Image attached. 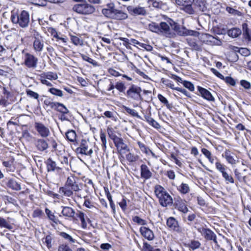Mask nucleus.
<instances>
[{
	"instance_id": "obj_1",
	"label": "nucleus",
	"mask_w": 251,
	"mask_h": 251,
	"mask_svg": "<svg viewBox=\"0 0 251 251\" xmlns=\"http://www.w3.org/2000/svg\"><path fill=\"white\" fill-rule=\"evenodd\" d=\"M148 27L152 32L167 38L174 37L176 36V33L180 36L190 34L189 32L185 28L181 27L178 23L170 18L167 19L165 22H160L159 24L152 22L149 25Z\"/></svg>"
},
{
	"instance_id": "obj_2",
	"label": "nucleus",
	"mask_w": 251,
	"mask_h": 251,
	"mask_svg": "<svg viewBox=\"0 0 251 251\" xmlns=\"http://www.w3.org/2000/svg\"><path fill=\"white\" fill-rule=\"evenodd\" d=\"M10 19L13 24L21 28H26L30 23L29 13L25 10H22L16 14L12 13Z\"/></svg>"
},
{
	"instance_id": "obj_3",
	"label": "nucleus",
	"mask_w": 251,
	"mask_h": 251,
	"mask_svg": "<svg viewBox=\"0 0 251 251\" xmlns=\"http://www.w3.org/2000/svg\"><path fill=\"white\" fill-rule=\"evenodd\" d=\"M154 193L162 206L167 207L172 204L173 202L172 197L162 186L159 185H156L154 188Z\"/></svg>"
},
{
	"instance_id": "obj_4",
	"label": "nucleus",
	"mask_w": 251,
	"mask_h": 251,
	"mask_svg": "<svg viewBox=\"0 0 251 251\" xmlns=\"http://www.w3.org/2000/svg\"><path fill=\"white\" fill-rule=\"evenodd\" d=\"M72 9L74 12L83 15H90L96 11L95 7L87 1L75 4Z\"/></svg>"
},
{
	"instance_id": "obj_5",
	"label": "nucleus",
	"mask_w": 251,
	"mask_h": 251,
	"mask_svg": "<svg viewBox=\"0 0 251 251\" xmlns=\"http://www.w3.org/2000/svg\"><path fill=\"white\" fill-rule=\"evenodd\" d=\"M194 0H175L176 4L179 9L186 13L192 15L195 13V10L192 7Z\"/></svg>"
},
{
	"instance_id": "obj_6",
	"label": "nucleus",
	"mask_w": 251,
	"mask_h": 251,
	"mask_svg": "<svg viewBox=\"0 0 251 251\" xmlns=\"http://www.w3.org/2000/svg\"><path fill=\"white\" fill-rule=\"evenodd\" d=\"M141 88L134 84H132L126 92V95L128 99L136 101L142 100L143 98L141 93Z\"/></svg>"
},
{
	"instance_id": "obj_7",
	"label": "nucleus",
	"mask_w": 251,
	"mask_h": 251,
	"mask_svg": "<svg viewBox=\"0 0 251 251\" xmlns=\"http://www.w3.org/2000/svg\"><path fill=\"white\" fill-rule=\"evenodd\" d=\"M198 231L207 241H213L215 244H218L217 236L211 229L203 227L198 228Z\"/></svg>"
},
{
	"instance_id": "obj_8",
	"label": "nucleus",
	"mask_w": 251,
	"mask_h": 251,
	"mask_svg": "<svg viewBox=\"0 0 251 251\" xmlns=\"http://www.w3.org/2000/svg\"><path fill=\"white\" fill-rule=\"evenodd\" d=\"M34 127L38 135L43 138L48 137L50 134L49 128L42 123L35 122Z\"/></svg>"
},
{
	"instance_id": "obj_9",
	"label": "nucleus",
	"mask_w": 251,
	"mask_h": 251,
	"mask_svg": "<svg viewBox=\"0 0 251 251\" xmlns=\"http://www.w3.org/2000/svg\"><path fill=\"white\" fill-rule=\"evenodd\" d=\"M88 142L86 140L82 139L80 146L76 148V152L78 153L91 156L93 153V151L92 149L88 151Z\"/></svg>"
},
{
	"instance_id": "obj_10",
	"label": "nucleus",
	"mask_w": 251,
	"mask_h": 251,
	"mask_svg": "<svg viewBox=\"0 0 251 251\" xmlns=\"http://www.w3.org/2000/svg\"><path fill=\"white\" fill-rule=\"evenodd\" d=\"M24 63L25 65L29 68H35L37 67L38 59L31 54L25 53Z\"/></svg>"
},
{
	"instance_id": "obj_11",
	"label": "nucleus",
	"mask_w": 251,
	"mask_h": 251,
	"mask_svg": "<svg viewBox=\"0 0 251 251\" xmlns=\"http://www.w3.org/2000/svg\"><path fill=\"white\" fill-rule=\"evenodd\" d=\"M174 201V206L176 208L185 214L189 211L186 201L182 199L180 197L175 198Z\"/></svg>"
},
{
	"instance_id": "obj_12",
	"label": "nucleus",
	"mask_w": 251,
	"mask_h": 251,
	"mask_svg": "<svg viewBox=\"0 0 251 251\" xmlns=\"http://www.w3.org/2000/svg\"><path fill=\"white\" fill-rule=\"evenodd\" d=\"M166 225L170 230L179 233L181 231V228L178 224V221L173 217H170L167 220Z\"/></svg>"
},
{
	"instance_id": "obj_13",
	"label": "nucleus",
	"mask_w": 251,
	"mask_h": 251,
	"mask_svg": "<svg viewBox=\"0 0 251 251\" xmlns=\"http://www.w3.org/2000/svg\"><path fill=\"white\" fill-rule=\"evenodd\" d=\"M116 9L113 3L106 4V8L102 9L101 12L106 17L113 19Z\"/></svg>"
},
{
	"instance_id": "obj_14",
	"label": "nucleus",
	"mask_w": 251,
	"mask_h": 251,
	"mask_svg": "<svg viewBox=\"0 0 251 251\" xmlns=\"http://www.w3.org/2000/svg\"><path fill=\"white\" fill-rule=\"evenodd\" d=\"M65 184L66 186H69L75 192H77L81 190L78 184L76 181L75 177L73 176L67 177Z\"/></svg>"
},
{
	"instance_id": "obj_15",
	"label": "nucleus",
	"mask_w": 251,
	"mask_h": 251,
	"mask_svg": "<svg viewBox=\"0 0 251 251\" xmlns=\"http://www.w3.org/2000/svg\"><path fill=\"white\" fill-rule=\"evenodd\" d=\"M127 10L132 15H145L147 14L146 9L143 7L129 5L127 7Z\"/></svg>"
},
{
	"instance_id": "obj_16",
	"label": "nucleus",
	"mask_w": 251,
	"mask_h": 251,
	"mask_svg": "<svg viewBox=\"0 0 251 251\" xmlns=\"http://www.w3.org/2000/svg\"><path fill=\"white\" fill-rule=\"evenodd\" d=\"M61 213L59 217L64 216L66 219L75 218V212L74 209L69 206H62Z\"/></svg>"
},
{
	"instance_id": "obj_17",
	"label": "nucleus",
	"mask_w": 251,
	"mask_h": 251,
	"mask_svg": "<svg viewBox=\"0 0 251 251\" xmlns=\"http://www.w3.org/2000/svg\"><path fill=\"white\" fill-rule=\"evenodd\" d=\"M115 146L116 147L118 151L120 153H125L124 151H129V149L127 146L124 142L122 138H119L115 143Z\"/></svg>"
},
{
	"instance_id": "obj_18",
	"label": "nucleus",
	"mask_w": 251,
	"mask_h": 251,
	"mask_svg": "<svg viewBox=\"0 0 251 251\" xmlns=\"http://www.w3.org/2000/svg\"><path fill=\"white\" fill-rule=\"evenodd\" d=\"M141 177L145 179H149L152 176V173L149 168L145 164L140 166Z\"/></svg>"
},
{
	"instance_id": "obj_19",
	"label": "nucleus",
	"mask_w": 251,
	"mask_h": 251,
	"mask_svg": "<svg viewBox=\"0 0 251 251\" xmlns=\"http://www.w3.org/2000/svg\"><path fill=\"white\" fill-rule=\"evenodd\" d=\"M140 231L143 236L149 241L152 240L154 238L153 231L145 226H142L140 228Z\"/></svg>"
},
{
	"instance_id": "obj_20",
	"label": "nucleus",
	"mask_w": 251,
	"mask_h": 251,
	"mask_svg": "<svg viewBox=\"0 0 251 251\" xmlns=\"http://www.w3.org/2000/svg\"><path fill=\"white\" fill-rule=\"evenodd\" d=\"M198 90L203 99L208 101H214V98L208 90L201 86L198 87Z\"/></svg>"
},
{
	"instance_id": "obj_21",
	"label": "nucleus",
	"mask_w": 251,
	"mask_h": 251,
	"mask_svg": "<svg viewBox=\"0 0 251 251\" xmlns=\"http://www.w3.org/2000/svg\"><path fill=\"white\" fill-rule=\"evenodd\" d=\"M46 163L48 172H53L55 171L58 172L61 170V168L57 166L56 162L50 158L47 160Z\"/></svg>"
},
{
	"instance_id": "obj_22",
	"label": "nucleus",
	"mask_w": 251,
	"mask_h": 251,
	"mask_svg": "<svg viewBox=\"0 0 251 251\" xmlns=\"http://www.w3.org/2000/svg\"><path fill=\"white\" fill-rule=\"evenodd\" d=\"M35 146L37 150L41 151L46 150L49 147L47 140L43 139V138L36 140Z\"/></svg>"
},
{
	"instance_id": "obj_23",
	"label": "nucleus",
	"mask_w": 251,
	"mask_h": 251,
	"mask_svg": "<svg viewBox=\"0 0 251 251\" xmlns=\"http://www.w3.org/2000/svg\"><path fill=\"white\" fill-rule=\"evenodd\" d=\"M6 184L7 187L13 190L20 191L22 189L20 184L14 179H8Z\"/></svg>"
},
{
	"instance_id": "obj_24",
	"label": "nucleus",
	"mask_w": 251,
	"mask_h": 251,
	"mask_svg": "<svg viewBox=\"0 0 251 251\" xmlns=\"http://www.w3.org/2000/svg\"><path fill=\"white\" fill-rule=\"evenodd\" d=\"M44 46V41L42 38H35L33 42V48L36 52H41L43 50Z\"/></svg>"
},
{
	"instance_id": "obj_25",
	"label": "nucleus",
	"mask_w": 251,
	"mask_h": 251,
	"mask_svg": "<svg viewBox=\"0 0 251 251\" xmlns=\"http://www.w3.org/2000/svg\"><path fill=\"white\" fill-rule=\"evenodd\" d=\"M197 10L205 12L208 10V4L206 2L203 0H197L195 3Z\"/></svg>"
},
{
	"instance_id": "obj_26",
	"label": "nucleus",
	"mask_w": 251,
	"mask_h": 251,
	"mask_svg": "<svg viewBox=\"0 0 251 251\" xmlns=\"http://www.w3.org/2000/svg\"><path fill=\"white\" fill-rule=\"evenodd\" d=\"M73 190L69 186H66L65 183L64 186L59 188V192L60 194H63L66 197H70L73 195Z\"/></svg>"
},
{
	"instance_id": "obj_27",
	"label": "nucleus",
	"mask_w": 251,
	"mask_h": 251,
	"mask_svg": "<svg viewBox=\"0 0 251 251\" xmlns=\"http://www.w3.org/2000/svg\"><path fill=\"white\" fill-rule=\"evenodd\" d=\"M232 154L233 153H231L230 151L226 150L222 156L226 158L228 163L233 165L236 164V161Z\"/></svg>"
},
{
	"instance_id": "obj_28",
	"label": "nucleus",
	"mask_w": 251,
	"mask_h": 251,
	"mask_svg": "<svg viewBox=\"0 0 251 251\" xmlns=\"http://www.w3.org/2000/svg\"><path fill=\"white\" fill-rule=\"evenodd\" d=\"M128 17L127 14L122 10H116L113 19L117 20H126Z\"/></svg>"
},
{
	"instance_id": "obj_29",
	"label": "nucleus",
	"mask_w": 251,
	"mask_h": 251,
	"mask_svg": "<svg viewBox=\"0 0 251 251\" xmlns=\"http://www.w3.org/2000/svg\"><path fill=\"white\" fill-rule=\"evenodd\" d=\"M241 30L239 28L234 27L227 30V35L232 38H236L241 34Z\"/></svg>"
},
{
	"instance_id": "obj_30",
	"label": "nucleus",
	"mask_w": 251,
	"mask_h": 251,
	"mask_svg": "<svg viewBox=\"0 0 251 251\" xmlns=\"http://www.w3.org/2000/svg\"><path fill=\"white\" fill-rule=\"evenodd\" d=\"M177 190L181 194H188L190 191L189 185L183 182H182L180 185L177 187Z\"/></svg>"
},
{
	"instance_id": "obj_31",
	"label": "nucleus",
	"mask_w": 251,
	"mask_h": 251,
	"mask_svg": "<svg viewBox=\"0 0 251 251\" xmlns=\"http://www.w3.org/2000/svg\"><path fill=\"white\" fill-rule=\"evenodd\" d=\"M144 117L145 120L154 128L158 129L160 127V126L159 123L152 118L151 116L145 115Z\"/></svg>"
},
{
	"instance_id": "obj_32",
	"label": "nucleus",
	"mask_w": 251,
	"mask_h": 251,
	"mask_svg": "<svg viewBox=\"0 0 251 251\" xmlns=\"http://www.w3.org/2000/svg\"><path fill=\"white\" fill-rule=\"evenodd\" d=\"M232 49L234 51H237L244 56H247L250 54V50L247 48H239L237 47L233 46Z\"/></svg>"
},
{
	"instance_id": "obj_33",
	"label": "nucleus",
	"mask_w": 251,
	"mask_h": 251,
	"mask_svg": "<svg viewBox=\"0 0 251 251\" xmlns=\"http://www.w3.org/2000/svg\"><path fill=\"white\" fill-rule=\"evenodd\" d=\"M148 3L155 8H161L163 5L162 1L159 0H148Z\"/></svg>"
},
{
	"instance_id": "obj_34",
	"label": "nucleus",
	"mask_w": 251,
	"mask_h": 251,
	"mask_svg": "<svg viewBox=\"0 0 251 251\" xmlns=\"http://www.w3.org/2000/svg\"><path fill=\"white\" fill-rule=\"evenodd\" d=\"M215 167L216 169L220 172L222 175L227 172V167L226 165L222 164L219 161L215 163Z\"/></svg>"
},
{
	"instance_id": "obj_35",
	"label": "nucleus",
	"mask_w": 251,
	"mask_h": 251,
	"mask_svg": "<svg viewBox=\"0 0 251 251\" xmlns=\"http://www.w3.org/2000/svg\"><path fill=\"white\" fill-rule=\"evenodd\" d=\"M42 75H43L41 76L42 77L50 80H56L58 78V76L56 73L51 72L44 73Z\"/></svg>"
},
{
	"instance_id": "obj_36",
	"label": "nucleus",
	"mask_w": 251,
	"mask_h": 251,
	"mask_svg": "<svg viewBox=\"0 0 251 251\" xmlns=\"http://www.w3.org/2000/svg\"><path fill=\"white\" fill-rule=\"evenodd\" d=\"M66 138L71 142H74L76 139V133L73 130H70L66 133Z\"/></svg>"
},
{
	"instance_id": "obj_37",
	"label": "nucleus",
	"mask_w": 251,
	"mask_h": 251,
	"mask_svg": "<svg viewBox=\"0 0 251 251\" xmlns=\"http://www.w3.org/2000/svg\"><path fill=\"white\" fill-rule=\"evenodd\" d=\"M123 108L126 113L131 115V116L136 117L139 119L141 118V116L139 115L138 112L135 109H131L126 106H124Z\"/></svg>"
},
{
	"instance_id": "obj_38",
	"label": "nucleus",
	"mask_w": 251,
	"mask_h": 251,
	"mask_svg": "<svg viewBox=\"0 0 251 251\" xmlns=\"http://www.w3.org/2000/svg\"><path fill=\"white\" fill-rule=\"evenodd\" d=\"M139 158V157L138 155H135L134 153H132L131 152H129L126 155V160L130 163H133L137 161Z\"/></svg>"
},
{
	"instance_id": "obj_39",
	"label": "nucleus",
	"mask_w": 251,
	"mask_h": 251,
	"mask_svg": "<svg viewBox=\"0 0 251 251\" xmlns=\"http://www.w3.org/2000/svg\"><path fill=\"white\" fill-rule=\"evenodd\" d=\"M81 57L83 60L87 61L90 64H92L94 66H98L99 65L98 63L92 58H90L87 55L84 54H80Z\"/></svg>"
},
{
	"instance_id": "obj_40",
	"label": "nucleus",
	"mask_w": 251,
	"mask_h": 251,
	"mask_svg": "<svg viewBox=\"0 0 251 251\" xmlns=\"http://www.w3.org/2000/svg\"><path fill=\"white\" fill-rule=\"evenodd\" d=\"M157 98L161 102H162L166 106L167 108L170 109L172 108V105L169 103V102L167 99L165 97H164L162 95L158 94L157 96Z\"/></svg>"
},
{
	"instance_id": "obj_41",
	"label": "nucleus",
	"mask_w": 251,
	"mask_h": 251,
	"mask_svg": "<svg viewBox=\"0 0 251 251\" xmlns=\"http://www.w3.org/2000/svg\"><path fill=\"white\" fill-rule=\"evenodd\" d=\"M71 40L72 43L76 46H82L83 44V41L76 36L71 35Z\"/></svg>"
},
{
	"instance_id": "obj_42",
	"label": "nucleus",
	"mask_w": 251,
	"mask_h": 251,
	"mask_svg": "<svg viewBox=\"0 0 251 251\" xmlns=\"http://www.w3.org/2000/svg\"><path fill=\"white\" fill-rule=\"evenodd\" d=\"M58 251H73L67 243L60 244L58 247Z\"/></svg>"
},
{
	"instance_id": "obj_43",
	"label": "nucleus",
	"mask_w": 251,
	"mask_h": 251,
	"mask_svg": "<svg viewBox=\"0 0 251 251\" xmlns=\"http://www.w3.org/2000/svg\"><path fill=\"white\" fill-rule=\"evenodd\" d=\"M242 29L243 32V34L244 35L245 38L249 40H250V35L249 33V30L248 28V25L247 23H244L242 25Z\"/></svg>"
},
{
	"instance_id": "obj_44",
	"label": "nucleus",
	"mask_w": 251,
	"mask_h": 251,
	"mask_svg": "<svg viewBox=\"0 0 251 251\" xmlns=\"http://www.w3.org/2000/svg\"><path fill=\"white\" fill-rule=\"evenodd\" d=\"M222 176L227 183H233L234 182L232 176L231 175L228 174L227 172H226L225 173L223 174Z\"/></svg>"
},
{
	"instance_id": "obj_45",
	"label": "nucleus",
	"mask_w": 251,
	"mask_h": 251,
	"mask_svg": "<svg viewBox=\"0 0 251 251\" xmlns=\"http://www.w3.org/2000/svg\"><path fill=\"white\" fill-rule=\"evenodd\" d=\"M0 226L4 227L8 229H11L12 226L4 218L0 217Z\"/></svg>"
},
{
	"instance_id": "obj_46",
	"label": "nucleus",
	"mask_w": 251,
	"mask_h": 251,
	"mask_svg": "<svg viewBox=\"0 0 251 251\" xmlns=\"http://www.w3.org/2000/svg\"><path fill=\"white\" fill-rule=\"evenodd\" d=\"M49 91L53 95L60 97L63 96V92L61 90L54 88H51L49 89Z\"/></svg>"
},
{
	"instance_id": "obj_47",
	"label": "nucleus",
	"mask_w": 251,
	"mask_h": 251,
	"mask_svg": "<svg viewBox=\"0 0 251 251\" xmlns=\"http://www.w3.org/2000/svg\"><path fill=\"white\" fill-rule=\"evenodd\" d=\"M59 235L62 238L68 240L71 243H74L75 242V240L73 239L71 236H70L69 234H67L66 232H60Z\"/></svg>"
},
{
	"instance_id": "obj_48",
	"label": "nucleus",
	"mask_w": 251,
	"mask_h": 251,
	"mask_svg": "<svg viewBox=\"0 0 251 251\" xmlns=\"http://www.w3.org/2000/svg\"><path fill=\"white\" fill-rule=\"evenodd\" d=\"M132 220L134 222L140 225L144 226L147 225L146 221L142 219V218L137 216L133 217Z\"/></svg>"
},
{
	"instance_id": "obj_49",
	"label": "nucleus",
	"mask_w": 251,
	"mask_h": 251,
	"mask_svg": "<svg viewBox=\"0 0 251 251\" xmlns=\"http://www.w3.org/2000/svg\"><path fill=\"white\" fill-rule=\"evenodd\" d=\"M56 111L61 113L62 114H66L69 112V110L66 107L61 103H59V105H58Z\"/></svg>"
},
{
	"instance_id": "obj_50",
	"label": "nucleus",
	"mask_w": 251,
	"mask_h": 251,
	"mask_svg": "<svg viewBox=\"0 0 251 251\" xmlns=\"http://www.w3.org/2000/svg\"><path fill=\"white\" fill-rule=\"evenodd\" d=\"M100 138L102 142V150L105 151L106 149V138L104 133L101 132L100 133Z\"/></svg>"
},
{
	"instance_id": "obj_51",
	"label": "nucleus",
	"mask_w": 251,
	"mask_h": 251,
	"mask_svg": "<svg viewBox=\"0 0 251 251\" xmlns=\"http://www.w3.org/2000/svg\"><path fill=\"white\" fill-rule=\"evenodd\" d=\"M45 242L46 243L47 247L50 249L52 247V241L53 239L52 237L50 234L47 235L45 238H44Z\"/></svg>"
},
{
	"instance_id": "obj_52",
	"label": "nucleus",
	"mask_w": 251,
	"mask_h": 251,
	"mask_svg": "<svg viewBox=\"0 0 251 251\" xmlns=\"http://www.w3.org/2000/svg\"><path fill=\"white\" fill-rule=\"evenodd\" d=\"M143 251H160L159 249L154 250L153 248L147 242H144L143 247Z\"/></svg>"
},
{
	"instance_id": "obj_53",
	"label": "nucleus",
	"mask_w": 251,
	"mask_h": 251,
	"mask_svg": "<svg viewBox=\"0 0 251 251\" xmlns=\"http://www.w3.org/2000/svg\"><path fill=\"white\" fill-rule=\"evenodd\" d=\"M201 243L198 241L192 240L189 245V247L193 250L197 249L200 248Z\"/></svg>"
},
{
	"instance_id": "obj_54",
	"label": "nucleus",
	"mask_w": 251,
	"mask_h": 251,
	"mask_svg": "<svg viewBox=\"0 0 251 251\" xmlns=\"http://www.w3.org/2000/svg\"><path fill=\"white\" fill-rule=\"evenodd\" d=\"M138 145L141 150V151L146 154H149V151H150V149L148 148L144 143L138 141Z\"/></svg>"
},
{
	"instance_id": "obj_55",
	"label": "nucleus",
	"mask_w": 251,
	"mask_h": 251,
	"mask_svg": "<svg viewBox=\"0 0 251 251\" xmlns=\"http://www.w3.org/2000/svg\"><path fill=\"white\" fill-rule=\"evenodd\" d=\"M115 88L120 92H124L126 90L125 84L121 82H117L115 84Z\"/></svg>"
},
{
	"instance_id": "obj_56",
	"label": "nucleus",
	"mask_w": 251,
	"mask_h": 251,
	"mask_svg": "<svg viewBox=\"0 0 251 251\" xmlns=\"http://www.w3.org/2000/svg\"><path fill=\"white\" fill-rule=\"evenodd\" d=\"M107 132L110 138L113 140L114 143L120 138L113 133L112 129L108 128Z\"/></svg>"
},
{
	"instance_id": "obj_57",
	"label": "nucleus",
	"mask_w": 251,
	"mask_h": 251,
	"mask_svg": "<svg viewBox=\"0 0 251 251\" xmlns=\"http://www.w3.org/2000/svg\"><path fill=\"white\" fill-rule=\"evenodd\" d=\"M237 52H238L234 51L233 50V51L230 53V55H229L230 59H229L230 60V61L231 62H234L237 61L238 60L239 57H238V54H237Z\"/></svg>"
},
{
	"instance_id": "obj_58",
	"label": "nucleus",
	"mask_w": 251,
	"mask_h": 251,
	"mask_svg": "<svg viewBox=\"0 0 251 251\" xmlns=\"http://www.w3.org/2000/svg\"><path fill=\"white\" fill-rule=\"evenodd\" d=\"M183 86L188 89L191 91H193L194 90V86L192 83L188 81H184L183 82Z\"/></svg>"
},
{
	"instance_id": "obj_59",
	"label": "nucleus",
	"mask_w": 251,
	"mask_h": 251,
	"mask_svg": "<svg viewBox=\"0 0 251 251\" xmlns=\"http://www.w3.org/2000/svg\"><path fill=\"white\" fill-rule=\"evenodd\" d=\"M44 103L47 105H49L50 108L57 110L58 105H59V102H51L49 101V103H47V101L45 100Z\"/></svg>"
},
{
	"instance_id": "obj_60",
	"label": "nucleus",
	"mask_w": 251,
	"mask_h": 251,
	"mask_svg": "<svg viewBox=\"0 0 251 251\" xmlns=\"http://www.w3.org/2000/svg\"><path fill=\"white\" fill-rule=\"evenodd\" d=\"M162 82L167 87H170V88L175 90V88L174 87V84L172 83V81L169 79H162Z\"/></svg>"
},
{
	"instance_id": "obj_61",
	"label": "nucleus",
	"mask_w": 251,
	"mask_h": 251,
	"mask_svg": "<svg viewBox=\"0 0 251 251\" xmlns=\"http://www.w3.org/2000/svg\"><path fill=\"white\" fill-rule=\"evenodd\" d=\"M60 161L61 162V164L64 166L66 167L68 166L69 165V160H68V157L66 156H61L60 157Z\"/></svg>"
},
{
	"instance_id": "obj_62",
	"label": "nucleus",
	"mask_w": 251,
	"mask_h": 251,
	"mask_svg": "<svg viewBox=\"0 0 251 251\" xmlns=\"http://www.w3.org/2000/svg\"><path fill=\"white\" fill-rule=\"evenodd\" d=\"M121 40L123 41L124 46L127 49H131L130 45L131 44V41L127 38H121Z\"/></svg>"
},
{
	"instance_id": "obj_63",
	"label": "nucleus",
	"mask_w": 251,
	"mask_h": 251,
	"mask_svg": "<svg viewBox=\"0 0 251 251\" xmlns=\"http://www.w3.org/2000/svg\"><path fill=\"white\" fill-rule=\"evenodd\" d=\"M170 157L172 160H173L175 163L178 165L179 167H181L182 166V163L180 160H179L174 153H172L170 155Z\"/></svg>"
},
{
	"instance_id": "obj_64",
	"label": "nucleus",
	"mask_w": 251,
	"mask_h": 251,
	"mask_svg": "<svg viewBox=\"0 0 251 251\" xmlns=\"http://www.w3.org/2000/svg\"><path fill=\"white\" fill-rule=\"evenodd\" d=\"M188 43L193 50H198L200 49L199 45L194 40H190L188 41Z\"/></svg>"
}]
</instances>
